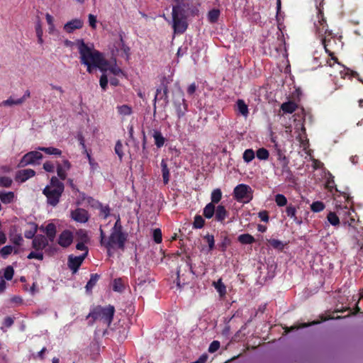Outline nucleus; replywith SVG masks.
<instances>
[{
	"mask_svg": "<svg viewBox=\"0 0 363 363\" xmlns=\"http://www.w3.org/2000/svg\"><path fill=\"white\" fill-rule=\"evenodd\" d=\"M77 45L82 64H88L89 62L94 64V67H97L101 71L106 69L107 61L99 51L89 47L82 39L77 40Z\"/></svg>",
	"mask_w": 363,
	"mask_h": 363,
	"instance_id": "nucleus-1",
	"label": "nucleus"
},
{
	"mask_svg": "<svg viewBox=\"0 0 363 363\" xmlns=\"http://www.w3.org/2000/svg\"><path fill=\"white\" fill-rule=\"evenodd\" d=\"M114 313L115 308L113 306L108 305L106 307H102L101 306H94L86 315V319H89L88 325L91 326L96 320H100L108 327L113 321Z\"/></svg>",
	"mask_w": 363,
	"mask_h": 363,
	"instance_id": "nucleus-2",
	"label": "nucleus"
},
{
	"mask_svg": "<svg viewBox=\"0 0 363 363\" xmlns=\"http://www.w3.org/2000/svg\"><path fill=\"white\" fill-rule=\"evenodd\" d=\"M64 189V184L56 177H52L50 185L45 187L43 194L46 196L48 203L52 206H55L59 203Z\"/></svg>",
	"mask_w": 363,
	"mask_h": 363,
	"instance_id": "nucleus-3",
	"label": "nucleus"
},
{
	"mask_svg": "<svg viewBox=\"0 0 363 363\" xmlns=\"http://www.w3.org/2000/svg\"><path fill=\"white\" fill-rule=\"evenodd\" d=\"M335 208L342 223L344 225H348L349 234L354 237V233L356 230L355 225L357 213L354 208L348 207L347 205H342L341 203H336Z\"/></svg>",
	"mask_w": 363,
	"mask_h": 363,
	"instance_id": "nucleus-4",
	"label": "nucleus"
},
{
	"mask_svg": "<svg viewBox=\"0 0 363 363\" xmlns=\"http://www.w3.org/2000/svg\"><path fill=\"white\" fill-rule=\"evenodd\" d=\"M316 9L318 22L314 23L316 32L320 36L328 34V36H331V38H333V31L328 29L326 18L324 16L323 0H320V3L316 4Z\"/></svg>",
	"mask_w": 363,
	"mask_h": 363,
	"instance_id": "nucleus-5",
	"label": "nucleus"
},
{
	"mask_svg": "<svg viewBox=\"0 0 363 363\" xmlns=\"http://www.w3.org/2000/svg\"><path fill=\"white\" fill-rule=\"evenodd\" d=\"M160 84L156 89V94L154 99L155 102L160 96V99H164L166 104L169 103V86L173 82L172 76H162L160 78Z\"/></svg>",
	"mask_w": 363,
	"mask_h": 363,
	"instance_id": "nucleus-6",
	"label": "nucleus"
},
{
	"mask_svg": "<svg viewBox=\"0 0 363 363\" xmlns=\"http://www.w3.org/2000/svg\"><path fill=\"white\" fill-rule=\"evenodd\" d=\"M233 196L238 202H249L253 197L252 188L245 184H238L234 188Z\"/></svg>",
	"mask_w": 363,
	"mask_h": 363,
	"instance_id": "nucleus-7",
	"label": "nucleus"
},
{
	"mask_svg": "<svg viewBox=\"0 0 363 363\" xmlns=\"http://www.w3.org/2000/svg\"><path fill=\"white\" fill-rule=\"evenodd\" d=\"M126 239V235L121 232L120 230L118 231H112L108 241L105 244V247L109 250L110 248L116 245L119 249L123 250Z\"/></svg>",
	"mask_w": 363,
	"mask_h": 363,
	"instance_id": "nucleus-8",
	"label": "nucleus"
},
{
	"mask_svg": "<svg viewBox=\"0 0 363 363\" xmlns=\"http://www.w3.org/2000/svg\"><path fill=\"white\" fill-rule=\"evenodd\" d=\"M43 155L39 151H30L25 154L21 158L18 167H23L28 164H34L42 160Z\"/></svg>",
	"mask_w": 363,
	"mask_h": 363,
	"instance_id": "nucleus-9",
	"label": "nucleus"
},
{
	"mask_svg": "<svg viewBox=\"0 0 363 363\" xmlns=\"http://www.w3.org/2000/svg\"><path fill=\"white\" fill-rule=\"evenodd\" d=\"M86 257L87 252H84L79 256H74L73 255H69L67 259L68 267L72 271L73 273H76Z\"/></svg>",
	"mask_w": 363,
	"mask_h": 363,
	"instance_id": "nucleus-10",
	"label": "nucleus"
},
{
	"mask_svg": "<svg viewBox=\"0 0 363 363\" xmlns=\"http://www.w3.org/2000/svg\"><path fill=\"white\" fill-rule=\"evenodd\" d=\"M331 36H328V34H325L321 35V42L325 50V52L328 55H331L330 52H333L335 46L337 45V40L335 39V35L333 33Z\"/></svg>",
	"mask_w": 363,
	"mask_h": 363,
	"instance_id": "nucleus-11",
	"label": "nucleus"
},
{
	"mask_svg": "<svg viewBox=\"0 0 363 363\" xmlns=\"http://www.w3.org/2000/svg\"><path fill=\"white\" fill-rule=\"evenodd\" d=\"M174 32L177 34L184 33L188 27L186 18L172 16Z\"/></svg>",
	"mask_w": 363,
	"mask_h": 363,
	"instance_id": "nucleus-12",
	"label": "nucleus"
},
{
	"mask_svg": "<svg viewBox=\"0 0 363 363\" xmlns=\"http://www.w3.org/2000/svg\"><path fill=\"white\" fill-rule=\"evenodd\" d=\"M72 218L76 222L84 223L89 220V215L86 210L81 208L72 211Z\"/></svg>",
	"mask_w": 363,
	"mask_h": 363,
	"instance_id": "nucleus-13",
	"label": "nucleus"
},
{
	"mask_svg": "<svg viewBox=\"0 0 363 363\" xmlns=\"http://www.w3.org/2000/svg\"><path fill=\"white\" fill-rule=\"evenodd\" d=\"M173 104L178 118L180 119L184 117L188 111V104L186 99L182 98L181 100H175Z\"/></svg>",
	"mask_w": 363,
	"mask_h": 363,
	"instance_id": "nucleus-14",
	"label": "nucleus"
},
{
	"mask_svg": "<svg viewBox=\"0 0 363 363\" xmlns=\"http://www.w3.org/2000/svg\"><path fill=\"white\" fill-rule=\"evenodd\" d=\"M73 234L69 230H63L58 238V244L62 247H68L73 242Z\"/></svg>",
	"mask_w": 363,
	"mask_h": 363,
	"instance_id": "nucleus-15",
	"label": "nucleus"
},
{
	"mask_svg": "<svg viewBox=\"0 0 363 363\" xmlns=\"http://www.w3.org/2000/svg\"><path fill=\"white\" fill-rule=\"evenodd\" d=\"M48 245V240L43 235H38L32 242V247L36 250L40 251L45 249Z\"/></svg>",
	"mask_w": 363,
	"mask_h": 363,
	"instance_id": "nucleus-16",
	"label": "nucleus"
},
{
	"mask_svg": "<svg viewBox=\"0 0 363 363\" xmlns=\"http://www.w3.org/2000/svg\"><path fill=\"white\" fill-rule=\"evenodd\" d=\"M84 22L79 18H74L67 22L64 26V30L68 33H72L77 29H80L83 27Z\"/></svg>",
	"mask_w": 363,
	"mask_h": 363,
	"instance_id": "nucleus-17",
	"label": "nucleus"
},
{
	"mask_svg": "<svg viewBox=\"0 0 363 363\" xmlns=\"http://www.w3.org/2000/svg\"><path fill=\"white\" fill-rule=\"evenodd\" d=\"M35 172L32 169L19 170L16 172V180L19 182H25L28 179L34 177Z\"/></svg>",
	"mask_w": 363,
	"mask_h": 363,
	"instance_id": "nucleus-18",
	"label": "nucleus"
},
{
	"mask_svg": "<svg viewBox=\"0 0 363 363\" xmlns=\"http://www.w3.org/2000/svg\"><path fill=\"white\" fill-rule=\"evenodd\" d=\"M215 220L218 222L223 223L225 218L228 216V212L225 207L223 205H218L215 208Z\"/></svg>",
	"mask_w": 363,
	"mask_h": 363,
	"instance_id": "nucleus-19",
	"label": "nucleus"
},
{
	"mask_svg": "<svg viewBox=\"0 0 363 363\" xmlns=\"http://www.w3.org/2000/svg\"><path fill=\"white\" fill-rule=\"evenodd\" d=\"M45 231L48 241L53 242L57 233L55 225L52 223H48L45 227Z\"/></svg>",
	"mask_w": 363,
	"mask_h": 363,
	"instance_id": "nucleus-20",
	"label": "nucleus"
},
{
	"mask_svg": "<svg viewBox=\"0 0 363 363\" xmlns=\"http://www.w3.org/2000/svg\"><path fill=\"white\" fill-rule=\"evenodd\" d=\"M161 168L163 182L164 184H167L169 182L170 172L167 167V160L164 159H162L161 161Z\"/></svg>",
	"mask_w": 363,
	"mask_h": 363,
	"instance_id": "nucleus-21",
	"label": "nucleus"
},
{
	"mask_svg": "<svg viewBox=\"0 0 363 363\" xmlns=\"http://www.w3.org/2000/svg\"><path fill=\"white\" fill-rule=\"evenodd\" d=\"M297 107L298 106L294 101H289L283 103L281 106V109L284 113H292L296 110Z\"/></svg>",
	"mask_w": 363,
	"mask_h": 363,
	"instance_id": "nucleus-22",
	"label": "nucleus"
},
{
	"mask_svg": "<svg viewBox=\"0 0 363 363\" xmlns=\"http://www.w3.org/2000/svg\"><path fill=\"white\" fill-rule=\"evenodd\" d=\"M15 194L13 191H0V200L4 204H9L13 201Z\"/></svg>",
	"mask_w": 363,
	"mask_h": 363,
	"instance_id": "nucleus-23",
	"label": "nucleus"
},
{
	"mask_svg": "<svg viewBox=\"0 0 363 363\" xmlns=\"http://www.w3.org/2000/svg\"><path fill=\"white\" fill-rule=\"evenodd\" d=\"M215 208L216 205L213 203H207L203 210V216L207 219L212 218L215 213Z\"/></svg>",
	"mask_w": 363,
	"mask_h": 363,
	"instance_id": "nucleus-24",
	"label": "nucleus"
},
{
	"mask_svg": "<svg viewBox=\"0 0 363 363\" xmlns=\"http://www.w3.org/2000/svg\"><path fill=\"white\" fill-rule=\"evenodd\" d=\"M237 109L239 113L244 117H247L249 114V109L247 105L245 104L244 100L238 99L236 102Z\"/></svg>",
	"mask_w": 363,
	"mask_h": 363,
	"instance_id": "nucleus-25",
	"label": "nucleus"
},
{
	"mask_svg": "<svg viewBox=\"0 0 363 363\" xmlns=\"http://www.w3.org/2000/svg\"><path fill=\"white\" fill-rule=\"evenodd\" d=\"M238 240L242 245H250L255 242V238L248 233L240 235L238 237Z\"/></svg>",
	"mask_w": 363,
	"mask_h": 363,
	"instance_id": "nucleus-26",
	"label": "nucleus"
},
{
	"mask_svg": "<svg viewBox=\"0 0 363 363\" xmlns=\"http://www.w3.org/2000/svg\"><path fill=\"white\" fill-rule=\"evenodd\" d=\"M327 219L328 222L333 226L339 225L341 222L336 209L335 211H330L328 214Z\"/></svg>",
	"mask_w": 363,
	"mask_h": 363,
	"instance_id": "nucleus-27",
	"label": "nucleus"
},
{
	"mask_svg": "<svg viewBox=\"0 0 363 363\" xmlns=\"http://www.w3.org/2000/svg\"><path fill=\"white\" fill-rule=\"evenodd\" d=\"M38 150L45 152V154L53 155L56 156H60L62 153L61 150L54 147H38Z\"/></svg>",
	"mask_w": 363,
	"mask_h": 363,
	"instance_id": "nucleus-28",
	"label": "nucleus"
},
{
	"mask_svg": "<svg viewBox=\"0 0 363 363\" xmlns=\"http://www.w3.org/2000/svg\"><path fill=\"white\" fill-rule=\"evenodd\" d=\"M172 16L178 17V18H186V11L184 8L180 5L174 6L172 8Z\"/></svg>",
	"mask_w": 363,
	"mask_h": 363,
	"instance_id": "nucleus-29",
	"label": "nucleus"
},
{
	"mask_svg": "<svg viewBox=\"0 0 363 363\" xmlns=\"http://www.w3.org/2000/svg\"><path fill=\"white\" fill-rule=\"evenodd\" d=\"M152 136L155 139V144L158 148L162 147L164 145L165 138L160 131L155 130Z\"/></svg>",
	"mask_w": 363,
	"mask_h": 363,
	"instance_id": "nucleus-30",
	"label": "nucleus"
},
{
	"mask_svg": "<svg viewBox=\"0 0 363 363\" xmlns=\"http://www.w3.org/2000/svg\"><path fill=\"white\" fill-rule=\"evenodd\" d=\"M231 244V240L227 235L221 236V241L218 244L220 251L224 252Z\"/></svg>",
	"mask_w": 363,
	"mask_h": 363,
	"instance_id": "nucleus-31",
	"label": "nucleus"
},
{
	"mask_svg": "<svg viewBox=\"0 0 363 363\" xmlns=\"http://www.w3.org/2000/svg\"><path fill=\"white\" fill-rule=\"evenodd\" d=\"M100 278V275L98 274H91L90 279L86 283L85 286L86 291H91L92 289L94 287L97 281Z\"/></svg>",
	"mask_w": 363,
	"mask_h": 363,
	"instance_id": "nucleus-32",
	"label": "nucleus"
},
{
	"mask_svg": "<svg viewBox=\"0 0 363 363\" xmlns=\"http://www.w3.org/2000/svg\"><path fill=\"white\" fill-rule=\"evenodd\" d=\"M177 286L179 289H182L184 285L189 283V280L184 277V274H181V269H177Z\"/></svg>",
	"mask_w": 363,
	"mask_h": 363,
	"instance_id": "nucleus-33",
	"label": "nucleus"
},
{
	"mask_svg": "<svg viewBox=\"0 0 363 363\" xmlns=\"http://www.w3.org/2000/svg\"><path fill=\"white\" fill-rule=\"evenodd\" d=\"M289 160L279 164L281 167V174L286 175V179L290 180L293 177V173L289 166Z\"/></svg>",
	"mask_w": 363,
	"mask_h": 363,
	"instance_id": "nucleus-34",
	"label": "nucleus"
},
{
	"mask_svg": "<svg viewBox=\"0 0 363 363\" xmlns=\"http://www.w3.org/2000/svg\"><path fill=\"white\" fill-rule=\"evenodd\" d=\"M275 155L279 164L289 161V159L286 157L284 152L279 147L277 144L275 145Z\"/></svg>",
	"mask_w": 363,
	"mask_h": 363,
	"instance_id": "nucleus-35",
	"label": "nucleus"
},
{
	"mask_svg": "<svg viewBox=\"0 0 363 363\" xmlns=\"http://www.w3.org/2000/svg\"><path fill=\"white\" fill-rule=\"evenodd\" d=\"M222 199V191L220 189H214L211 194V201L214 205L218 203Z\"/></svg>",
	"mask_w": 363,
	"mask_h": 363,
	"instance_id": "nucleus-36",
	"label": "nucleus"
},
{
	"mask_svg": "<svg viewBox=\"0 0 363 363\" xmlns=\"http://www.w3.org/2000/svg\"><path fill=\"white\" fill-rule=\"evenodd\" d=\"M14 252V254L18 253V250H14L11 245H6L3 247L0 250V254L3 258H6L9 255Z\"/></svg>",
	"mask_w": 363,
	"mask_h": 363,
	"instance_id": "nucleus-37",
	"label": "nucleus"
},
{
	"mask_svg": "<svg viewBox=\"0 0 363 363\" xmlns=\"http://www.w3.org/2000/svg\"><path fill=\"white\" fill-rule=\"evenodd\" d=\"M21 104H22V100H20V99H14L12 96H10L8 99L0 103L1 106H12Z\"/></svg>",
	"mask_w": 363,
	"mask_h": 363,
	"instance_id": "nucleus-38",
	"label": "nucleus"
},
{
	"mask_svg": "<svg viewBox=\"0 0 363 363\" xmlns=\"http://www.w3.org/2000/svg\"><path fill=\"white\" fill-rule=\"evenodd\" d=\"M193 228L201 229L205 225V220L200 215H196L194 218Z\"/></svg>",
	"mask_w": 363,
	"mask_h": 363,
	"instance_id": "nucleus-39",
	"label": "nucleus"
},
{
	"mask_svg": "<svg viewBox=\"0 0 363 363\" xmlns=\"http://www.w3.org/2000/svg\"><path fill=\"white\" fill-rule=\"evenodd\" d=\"M213 286L220 296H224L226 294V287L221 279L217 282H213Z\"/></svg>",
	"mask_w": 363,
	"mask_h": 363,
	"instance_id": "nucleus-40",
	"label": "nucleus"
},
{
	"mask_svg": "<svg viewBox=\"0 0 363 363\" xmlns=\"http://www.w3.org/2000/svg\"><path fill=\"white\" fill-rule=\"evenodd\" d=\"M220 16V11L218 9H212L208 13L209 22L213 23L218 21Z\"/></svg>",
	"mask_w": 363,
	"mask_h": 363,
	"instance_id": "nucleus-41",
	"label": "nucleus"
},
{
	"mask_svg": "<svg viewBox=\"0 0 363 363\" xmlns=\"http://www.w3.org/2000/svg\"><path fill=\"white\" fill-rule=\"evenodd\" d=\"M286 213L288 217H290L291 218H293L294 220H297V217L296 216V207L291 203L288 205L286 208Z\"/></svg>",
	"mask_w": 363,
	"mask_h": 363,
	"instance_id": "nucleus-42",
	"label": "nucleus"
},
{
	"mask_svg": "<svg viewBox=\"0 0 363 363\" xmlns=\"http://www.w3.org/2000/svg\"><path fill=\"white\" fill-rule=\"evenodd\" d=\"M256 155L259 160H266L269 158V151L266 148L261 147L257 150Z\"/></svg>",
	"mask_w": 363,
	"mask_h": 363,
	"instance_id": "nucleus-43",
	"label": "nucleus"
},
{
	"mask_svg": "<svg viewBox=\"0 0 363 363\" xmlns=\"http://www.w3.org/2000/svg\"><path fill=\"white\" fill-rule=\"evenodd\" d=\"M325 206L322 201H314L311 205V209L313 212L318 213L324 210Z\"/></svg>",
	"mask_w": 363,
	"mask_h": 363,
	"instance_id": "nucleus-44",
	"label": "nucleus"
},
{
	"mask_svg": "<svg viewBox=\"0 0 363 363\" xmlns=\"http://www.w3.org/2000/svg\"><path fill=\"white\" fill-rule=\"evenodd\" d=\"M99 210V216H101L104 219H106L109 216L111 209L108 205L104 206L101 203H100Z\"/></svg>",
	"mask_w": 363,
	"mask_h": 363,
	"instance_id": "nucleus-45",
	"label": "nucleus"
},
{
	"mask_svg": "<svg viewBox=\"0 0 363 363\" xmlns=\"http://www.w3.org/2000/svg\"><path fill=\"white\" fill-rule=\"evenodd\" d=\"M242 158L247 163L250 162L255 158V152L252 149H247L243 153Z\"/></svg>",
	"mask_w": 363,
	"mask_h": 363,
	"instance_id": "nucleus-46",
	"label": "nucleus"
},
{
	"mask_svg": "<svg viewBox=\"0 0 363 363\" xmlns=\"http://www.w3.org/2000/svg\"><path fill=\"white\" fill-rule=\"evenodd\" d=\"M113 290L114 291L122 292L124 290V285L121 278L115 279L113 284Z\"/></svg>",
	"mask_w": 363,
	"mask_h": 363,
	"instance_id": "nucleus-47",
	"label": "nucleus"
},
{
	"mask_svg": "<svg viewBox=\"0 0 363 363\" xmlns=\"http://www.w3.org/2000/svg\"><path fill=\"white\" fill-rule=\"evenodd\" d=\"M275 202L278 206L282 207L287 204V199L284 195L278 194L275 196Z\"/></svg>",
	"mask_w": 363,
	"mask_h": 363,
	"instance_id": "nucleus-48",
	"label": "nucleus"
},
{
	"mask_svg": "<svg viewBox=\"0 0 363 363\" xmlns=\"http://www.w3.org/2000/svg\"><path fill=\"white\" fill-rule=\"evenodd\" d=\"M268 242L269 245L274 249H277L278 250H283L284 245L283 242L277 239H270L268 240Z\"/></svg>",
	"mask_w": 363,
	"mask_h": 363,
	"instance_id": "nucleus-49",
	"label": "nucleus"
},
{
	"mask_svg": "<svg viewBox=\"0 0 363 363\" xmlns=\"http://www.w3.org/2000/svg\"><path fill=\"white\" fill-rule=\"evenodd\" d=\"M13 184V180L6 176L0 177V187L9 188Z\"/></svg>",
	"mask_w": 363,
	"mask_h": 363,
	"instance_id": "nucleus-50",
	"label": "nucleus"
},
{
	"mask_svg": "<svg viewBox=\"0 0 363 363\" xmlns=\"http://www.w3.org/2000/svg\"><path fill=\"white\" fill-rule=\"evenodd\" d=\"M119 114L129 116L132 113V108L128 105H122L117 107Z\"/></svg>",
	"mask_w": 363,
	"mask_h": 363,
	"instance_id": "nucleus-51",
	"label": "nucleus"
},
{
	"mask_svg": "<svg viewBox=\"0 0 363 363\" xmlns=\"http://www.w3.org/2000/svg\"><path fill=\"white\" fill-rule=\"evenodd\" d=\"M208 246V251H212L215 248V240L213 235L207 234L203 237Z\"/></svg>",
	"mask_w": 363,
	"mask_h": 363,
	"instance_id": "nucleus-52",
	"label": "nucleus"
},
{
	"mask_svg": "<svg viewBox=\"0 0 363 363\" xmlns=\"http://www.w3.org/2000/svg\"><path fill=\"white\" fill-rule=\"evenodd\" d=\"M152 237H153L154 241L157 244L161 243L162 241V234L161 230L160 228L154 229L153 233H152Z\"/></svg>",
	"mask_w": 363,
	"mask_h": 363,
	"instance_id": "nucleus-53",
	"label": "nucleus"
},
{
	"mask_svg": "<svg viewBox=\"0 0 363 363\" xmlns=\"http://www.w3.org/2000/svg\"><path fill=\"white\" fill-rule=\"evenodd\" d=\"M115 152L118 156L120 160L121 161L123 157V144L120 140H118L115 145Z\"/></svg>",
	"mask_w": 363,
	"mask_h": 363,
	"instance_id": "nucleus-54",
	"label": "nucleus"
},
{
	"mask_svg": "<svg viewBox=\"0 0 363 363\" xmlns=\"http://www.w3.org/2000/svg\"><path fill=\"white\" fill-rule=\"evenodd\" d=\"M13 274H14L13 268L11 266L6 267L4 270V278L6 280L10 281L13 279Z\"/></svg>",
	"mask_w": 363,
	"mask_h": 363,
	"instance_id": "nucleus-55",
	"label": "nucleus"
},
{
	"mask_svg": "<svg viewBox=\"0 0 363 363\" xmlns=\"http://www.w3.org/2000/svg\"><path fill=\"white\" fill-rule=\"evenodd\" d=\"M325 188L331 193H333V189H335L337 192L339 191L337 190V187L335 186V181L333 179V177L329 178L325 184Z\"/></svg>",
	"mask_w": 363,
	"mask_h": 363,
	"instance_id": "nucleus-56",
	"label": "nucleus"
},
{
	"mask_svg": "<svg viewBox=\"0 0 363 363\" xmlns=\"http://www.w3.org/2000/svg\"><path fill=\"white\" fill-rule=\"evenodd\" d=\"M36 233L37 225L35 224H33V227L31 229L25 231L24 236L28 239H32L35 237V235Z\"/></svg>",
	"mask_w": 363,
	"mask_h": 363,
	"instance_id": "nucleus-57",
	"label": "nucleus"
},
{
	"mask_svg": "<svg viewBox=\"0 0 363 363\" xmlns=\"http://www.w3.org/2000/svg\"><path fill=\"white\" fill-rule=\"evenodd\" d=\"M66 169H64L62 166V164H57V176L62 179V180H65L67 177V173H66Z\"/></svg>",
	"mask_w": 363,
	"mask_h": 363,
	"instance_id": "nucleus-58",
	"label": "nucleus"
},
{
	"mask_svg": "<svg viewBox=\"0 0 363 363\" xmlns=\"http://www.w3.org/2000/svg\"><path fill=\"white\" fill-rule=\"evenodd\" d=\"M10 240L13 244H14L17 246L21 245L22 242L23 241V238H22L21 235H20V234L16 235L11 238H10Z\"/></svg>",
	"mask_w": 363,
	"mask_h": 363,
	"instance_id": "nucleus-59",
	"label": "nucleus"
},
{
	"mask_svg": "<svg viewBox=\"0 0 363 363\" xmlns=\"http://www.w3.org/2000/svg\"><path fill=\"white\" fill-rule=\"evenodd\" d=\"M220 342L218 340H213L209 345L208 352L210 353H213L216 352L220 348Z\"/></svg>",
	"mask_w": 363,
	"mask_h": 363,
	"instance_id": "nucleus-60",
	"label": "nucleus"
},
{
	"mask_svg": "<svg viewBox=\"0 0 363 363\" xmlns=\"http://www.w3.org/2000/svg\"><path fill=\"white\" fill-rule=\"evenodd\" d=\"M27 258L29 259H36L38 260H43V252H30L28 255L27 256Z\"/></svg>",
	"mask_w": 363,
	"mask_h": 363,
	"instance_id": "nucleus-61",
	"label": "nucleus"
},
{
	"mask_svg": "<svg viewBox=\"0 0 363 363\" xmlns=\"http://www.w3.org/2000/svg\"><path fill=\"white\" fill-rule=\"evenodd\" d=\"M77 236L79 239L81 240L80 242H86L89 240V237L86 232L84 230H79L77 233Z\"/></svg>",
	"mask_w": 363,
	"mask_h": 363,
	"instance_id": "nucleus-62",
	"label": "nucleus"
},
{
	"mask_svg": "<svg viewBox=\"0 0 363 363\" xmlns=\"http://www.w3.org/2000/svg\"><path fill=\"white\" fill-rule=\"evenodd\" d=\"M99 84L104 91L106 90L108 85V78L106 74H102L100 77Z\"/></svg>",
	"mask_w": 363,
	"mask_h": 363,
	"instance_id": "nucleus-63",
	"label": "nucleus"
},
{
	"mask_svg": "<svg viewBox=\"0 0 363 363\" xmlns=\"http://www.w3.org/2000/svg\"><path fill=\"white\" fill-rule=\"evenodd\" d=\"M43 169H45V171L48 172H55V166L54 164L50 162V161H47L45 162L44 164H43Z\"/></svg>",
	"mask_w": 363,
	"mask_h": 363,
	"instance_id": "nucleus-64",
	"label": "nucleus"
}]
</instances>
